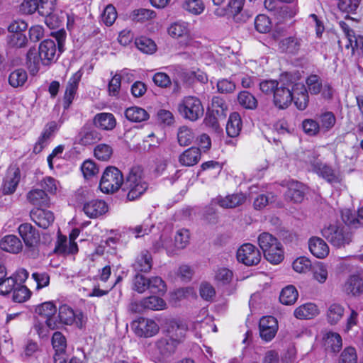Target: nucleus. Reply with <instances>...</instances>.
I'll list each match as a JSON object with an SVG mask.
<instances>
[{
  "mask_svg": "<svg viewBox=\"0 0 363 363\" xmlns=\"http://www.w3.org/2000/svg\"><path fill=\"white\" fill-rule=\"evenodd\" d=\"M148 184L145 180L143 169L140 166L133 167L125 179L123 190L127 191V199L134 201L139 199L147 189Z\"/></svg>",
  "mask_w": 363,
  "mask_h": 363,
  "instance_id": "f257e3e1",
  "label": "nucleus"
},
{
  "mask_svg": "<svg viewBox=\"0 0 363 363\" xmlns=\"http://www.w3.org/2000/svg\"><path fill=\"white\" fill-rule=\"evenodd\" d=\"M322 235L334 247H344L352 240V233L347 225H330L321 231Z\"/></svg>",
  "mask_w": 363,
  "mask_h": 363,
  "instance_id": "f03ea898",
  "label": "nucleus"
},
{
  "mask_svg": "<svg viewBox=\"0 0 363 363\" xmlns=\"http://www.w3.org/2000/svg\"><path fill=\"white\" fill-rule=\"evenodd\" d=\"M133 289L140 294L149 290L152 294H163L167 288L164 281L159 277H152L150 279L137 274L133 279Z\"/></svg>",
  "mask_w": 363,
  "mask_h": 363,
  "instance_id": "7ed1b4c3",
  "label": "nucleus"
},
{
  "mask_svg": "<svg viewBox=\"0 0 363 363\" xmlns=\"http://www.w3.org/2000/svg\"><path fill=\"white\" fill-rule=\"evenodd\" d=\"M123 183L124 178L122 172L118 168L110 166L104 170L99 187L104 193H114L121 187Z\"/></svg>",
  "mask_w": 363,
  "mask_h": 363,
  "instance_id": "20e7f679",
  "label": "nucleus"
},
{
  "mask_svg": "<svg viewBox=\"0 0 363 363\" xmlns=\"http://www.w3.org/2000/svg\"><path fill=\"white\" fill-rule=\"evenodd\" d=\"M178 111L186 119L196 121L203 114V107L199 99L186 96L178 104Z\"/></svg>",
  "mask_w": 363,
  "mask_h": 363,
  "instance_id": "39448f33",
  "label": "nucleus"
},
{
  "mask_svg": "<svg viewBox=\"0 0 363 363\" xmlns=\"http://www.w3.org/2000/svg\"><path fill=\"white\" fill-rule=\"evenodd\" d=\"M18 233L26 247L30 250L31 255L35 257L38 255L35 247L40 240V235L37 230L31 224L26 223L19 225Z\"/></svg>",
  "mask_w": 363,
  "mask_h": 363,
  "instance_id": "423d86ee",
  "label": "nucleus"
},
{
  "mask_svg": "<svg viewBox=\"0 0 363 363\" xmlns=\"http://www.w3.org/2000/svg\"><path fill=\"white\" fill-rule=\"evenodd\" d=\"M307 91L311 94L317 95L321 94L325 99H331L333 95V89L329 83L322 82L320 77L316 74H311L307 77Z\"/></svg>",
  "mask_w": 363,
  "mask_h": 363,
  "instance_id": "0eeeda50",
  "label": "nucleus"
},
{
  "mask_svg": "<svg viewBox=\"0 0 363 363\" xmlns=\"http://www.w3.org/2000/svg\"><path fill=\"white\" fill-rule=\"evenodd\" d=\"M237 258L240 262L247 266H253L260 262L261 254L255 245L245 243L238 250Z\"/></svg>",
  "mask_w": 363,
  "mask_h": 363,
  "instance_id": "6e6552de",
  "label": "nucleus"
},
{
  "mask_svg": "<svg viewBox=\"0 0 363 363\" xmlns=\"http://www.w3.org/2000/svg\"><path fill=\"white\" fill-rule=\"evenodd\" d=\"M133 327L135 334L139 337H150L155 335L159 332L160 328L157 323L149 318H140L133 323Z\"/></svg>",
  "mask_w": 363,
  "mask_h": 363,
  "instance_id": "1a4fd4ad",
  "label": "nucleus"
},
{
  "mask_svg": "<svg viewBox=\"0 0 363 363\" xmlns=\"http://www.w3.org/2000/svg\"><path fill=\"white\" fill-rule=\"evenodd\" d=\"M342 291L351 296H358L363 294V272L348 277L342 286Z\"/></svg>",
  "mask_w": 363,
  "mask_h": 363,
  "instance_id": "9d476101",
  "label": "nucleus"
},
{
  "mask_svg": "<svg viewBox=\"0 0 363 363\" xmlns=\"http://www.w3.org/2000/svg\"><path fill=\"white\" fill-rule=\"evenodd\" d=\"M259 334L262 340L266 342L271 341L278 330V323L273 316H264L259 320Z\"/></svg>",
  "mask_w": 363,
  "mask_h": 363,
  "instance_id": "9b49d317",
  "label": "nucleus"
},
{
  "mask_svg": "<svg viewBox=\"0 0 363 363\" xmlns=\"http://www.w3.org/2000/svg\"><path fill=\"white\" fill-rule=\"evenodd\" d=\"M293 101V94L283 83H279L273 94V103L279 109L286 108Z\"/></svg>",
  "mask_w": 363,
  "mask_h": 363,
  "instance_id": "f8f14e48",
  "label": "nucleus"
},
{
  "mask_svg": "<svg viewBox=\"0 0 363 363\" xmlns=\"http://www.w3.org/2000/svg\"><path fill=\"white\" fill-rule=\"evenodd\" d=\"M39 53L43 59V65H49L57 60L55 42L51 39H46L39 45Z\"/></svg>",
  "mask_w": 363,
  "mask_h": 363,
  "instance_id": "ddd939ff",
  "label": "nucleus"
},
{
  "mask_svg": "<svg viewBox=\"0 0 363 363\" xmlns=\"http://www.w3.org/2000/svg\"><path fill=\"white\" fill-rule=\"evenodd\" d=\"M37 313L42 317L45 318V323L51 330L58 328V322L55 315L56 308L51 302H45L40 305L37 309Z\"/></svg>",
  "mask_w": 363,
  "mask_h": 363,
  "instance_id": "4468645a",
  "label": "nucleus"
},
{
  "mask_svg": "<svg viewBox=\"0 0 363 363\" xmlns=\"http://www.w3.org/2000/svg\"><path fill=\"white\" fill-rule=\"evenodd\" d=\"M31 220L39 227L48 228L54 221L55 216L52 211L42 208H35L30 211Z\"/></svg>",
  "mask_w": 363,
  "mask_h": 363,
  "instance_id": "2eb2a0df",
  "label": "nucleus"
},
{
  "mask_svg": "<svg viewBox=\"0 0 363 363\" xmlns=\"http://www.w3.org/2000/svg\"><path fill=\"white\" fill-rule=\"evenodd\" d=\"M20 181V170L18 167H11L6 172L2 186L4 194H13Z\"/></svg>",
  "mask_w": 363,
  "mask_h": 363,
  "instance_id": "dca6fc26",
  "label": "nucleus"
},
{
  "mask_svg": "<svg viewBox=\"0 0 363 363\" xmlns=\"http://www.w3.org/2000/svg\"><path fill=\"white\" fill-rule=\"evenodd\" d=\"M313 169L319 176L330 184L339 183L341 181L340 174L326 164L316 162L313 164Z\"/></svg>",
  "mask_w": 363,
  "mask_h": 363,
  "instance_id": "f3484780",
  "label": "nucleus"
},
{
  "mask_svg": "<svg viewBox=\"0 0 363 363\" xmlns=\"http://www.w3.org/2000/svg\"><path fill=\"white\" fill-rule=\"evenodd\" d=\"M27 201L33 206L38 208L49 207L50 199L43 189H33L26 194Z\"/></svg>",
  "mask_w": 363,
  "mask_h": 363,
  "instance_id": "a211bd4d",
  "label": "nucleus"
},
{
  "mask_svg": "<svg viewBox=\"0 0 363 363\" xmlns=\"http://www.w3.org/2000/svg\"><path fill=\"white\" fill-rule=\"evenodd\" d=\"M247 197L243 193H236L226 196H218L216 202L222 208H233L243 204Z\"/></svg>",
  "mask_w": 363,
  "mask_h": 363,
  "instance_id": "6ab92c4d",
  "label": "nucleus"
},
{
  "mask_svg": "<svg viewBox=\"0 0 363 363\" xmlns=\"http://www.w3.org/2000/svg\"><path fill=\"white\" fill-rule=\"evenodd\" d=\"M83 211L90 218H95L105 213L108 206L102 200H92L84 203Z\"/></svg>",
  "mask_w": 363,
  "mask_h": 363,
  "instance_id": "aec40b11",
  "label": "nucleus"
},
{
  "mask_svg": "<svg viewBox=\"0 0 363 363\" xmlns=\"http://www.w3.org/2000/svg\"><path fill=\"white\" fill-rule=\"evenodd\" d=\"M308 247L311 252L319 259L326 257L330 252L328 244L318 237L311 238L308 242Z\"/></svg>",
  "mask_w": 363,
  "mask_h": 363,
  "instance_id": "412c9836",
  "label": "nucleus"
},
{
  "mask_svg": "<svg viewBox=\"0 0 363 363\" xmlns=\"http://www.w3.org/2000/svg\"><path fill=\"white\" fill-rule=\"evenodd\" d=\"M100 139V133L87 125L83 126L77 135L78 143L82 145H92Z\"/></svg>",
  "mask_w": 363,
  "mask_h": 363,
  "instance_id": "4be33fe9",
  "label": "nucleus"
},
{
  "mask_svg": "<svg viewBox=\"0 0 363 363\" xmlns=\"http://www.w3.org/2000/svg\"><path fill=\"white\" fill-rule=\"evenodd\" d=\"M152 267V258L150 252L143 250L135 258L133 264V269L138 272H149Z\"/></svg>",
  "mask_w": 363,
  "mask_h": 363,
  "instance_id": "5701e85b",
  "label": "nucleus"
},
{
  "mask_svg": "<svg viewBox=\"0 0 363 363\" xmlns=\"http://www.w3.org/2000/svg\"><path fill=\"white\" fill-rule=\"evenodd\" d=\"M201 159L200 149L191 147L184 151L179 157V162L184 167H191L196 164Z\"/></svg>",
  "mask_w": 363,
  "mask_h": 363,
  "instance_id": "b1692460",
  "label": "nucleus"
},
{
  "mask_svg": "<svg viewBox=\"0 0 363 363\" xmlns=\"http://www.w3.org/2000/svg\"><path fill=\"white\" fill-rule=\"evenodd\" d=\"M94 125L101 130H111L116 125V120L111 113H97L93 120Z\"/></svg>",
  "mask_w": 363,
  "mask_h": 363,
  "instance_id": "393cba45",
  "label": "nucleus"
},
{
  "mask_svg": "<svg viewBox=\"0 0 363 363\" xmlns=\"http://www.w3.org/2000/svg\"><path fill=\"white\" fill-rule=\"evenodd\" d=\"M186 331V325L179 320H171L167 327L169 337L178 343L184 337Z\"/></svg>",
  "mask_w": 363,
  "mask_h": 363,
  "instance_id": "a878e982",
  "label": "nucleus"
},
{
  "mask_svg": "<svg viewBox=\"0 0 363 363\" xmlns=\"http://www.w3.org/2000/svg\"><path fill=\"white\" fill-rule=\"evenodd\" d=\"M305 189L301 183L292 182L285 194L286 199L294 203H301L304 198Z\"/></svg>",
  "mask_w": 363,
  "mask_h": 363,
  "instance_id": "bb28decb",
  "label": "nucleus"
},
{
  "mask_svg": "<svg viewBox=\"0 0 363 363\" xmlns=\"http://www.w3.org/2000/svg\"><path fill=\"white\" fill-rule=\"evenodd\" d=\"M293 100L296 108L301 111L305 110L308 106L309 96L304 85L296 84Z\"/></svg>",
  "mask_w": 363,
  "mask_h": 363,
  "instance_id": "cd10ccee",
  "label": "nucleus"
},
{
  "mask_svg": "<svg viewBox=\"0 0 363 363\" xmlns=\"http://www.w3.org/2000/svg\"><path fill=\"white\" fill-rule=\"evenodd\" d=\"M0 247L4 251L16 254L21 251L23 245L16 235H9L1 239Z\"/></svg>",
  "mask_w": 363,
  "mask_h": 363,
  "instance_id": "c85d7f7f",
  "label": "nucleus"
},
{
  "mask_svg": "<svg viewBox=\"0 0 363 363\" xmlns=\"http://www.w3.org/2000/svg\"><path fill=\"white\" fill-rule=\"evenodd\" d=\"M76 317V313L70 306L66 304L60 306L57 316L58 326L60 324L67 325L73 324Z\"/></svg>",
  "mask_w": 363,
  "mask_h": 363,
  "instance_id": "c756f323",
  "label": "nucleus"
},
{
  "mask_svg": "<svg viewBox=\"0 0 363 363\" xmlns=\"http://www.w3.org/2000/svg\"><path fill=\"white\" fill-rule=\"evenodd\" d=\"M318 314V310L315 304L307 303L296 308L294 315L298 319H311Z\"/></svg>",
  "mask_w": 363,
  "mask_h": 363,
  "instance_id": "7c9ffc66",
  "label": "nucleus"
},
{
  "mask_svg": "<svg viewBox=\"0 0 363 363\" xmlns=\"http://www.w3.org/2000/svg\"><path fill=\"white\" fill-rule=\"evenodd\" d=\"M125 116L128 121L135 123L147 121L150 117L145 109L138 106L128 108L125 111Z\"/></svg>",
  "mask_w": 363,
  "mask_h": 363,
  "instance_id": "2f4dec72",
  "label": "nucleus"
},
{
  "mask_svg": "<svg viewBox=\"0 0 363 363\" xmlns=\"http://www.w3.org/2000/svg\"><path fill=\"white\" fill-rule=\"evenodd\" d=\"M242 121L239 113L234 112L230 115L226 124V133L229 137L238 136L241 130Z\"/></svg>",
  "mask_w": 363,
  "mask_h": 363,
  "instance_id": "473e14b6",
  "label": "nucleus"
},
{
  "mask_svg": "<svg viewBox=\"0 0 363 363\" xmlns=\"http://www.w3.org/2000/svg\"><path fill=\"white\" fill-rule=\"evenodd\" d=\"M152 250L155 252H160L162 250H165L168 255L174 254V247L173 244L169 240V238L166 235H160L158 238L155 239L152 242Z\"/></svg>",
  "mask_w": 363,
  "mask_h": 363,
  "instance_id": "72a5a7b5",
  "label": "nucleus"
},
{
  "mask_svg": "<svg viewBox=\"0 0 363 363\" xmlns=\"http://www.w3.org/2000/svg\"><path fill=\"white\" fill-rule=\"evenodd\" d=\"M345 313L344 307L340 303L330 304L327 310V320L330 325L337 324L343 317Z\"/></svg>",
  "mask_w": 363,
  "mask_h": 363,
  "instance_id": "f704fd0d",
  "label": "nucleus"
},
{
  "mask_svg": "<svg viewBox=\"0 0 363 363\" xmlns=\"http://www.w3.org/2000/svg\"><path fill=\"white\" fill-rule=\"evenodd\" d=\"M40 64H43V59L40 53H37L35 48L29 49L26 56V65L30 73L33 74L37 73Z\"/></svg>",
  "mask_w": 363,
  "mask_h": 363,
  "instance_id": "c9c22d12",
  "label": "nucleus"
},
{
  "mask_svg": "<svg viewBox=\"0 0 363 363\" xmlns=\"http://www.w3.org/2000/svg\"><path fill=\"white\" fill-rule=\"evenodd\" d=\"M178 342L170 337L160 339L156 343V347L162 356H168L174 353Z\"/></svg>",
  "mask_w": 363,
  "mask_h": 363,
  "instance_id": "e433bc0d",
  "label": "nucleus"
},
{
  "mask_svg": "<svg viewBox=\"0 0 363 363\" xmlns=\"http://www.w3.org/2000/svg\"><path fill=\"white\" fill-rule=\"evenodd\" d=\"M264 256L267 261L272 264H279L284 259V253L281 243L275 245V247H270L263 251Z\"/></svg>",
  "mask_w": 363,
  "mask_h": 363,
  "instance_id": "4c0bfd02",
  "label": "nucleus"
},
{
  "mask_svg": "<svg viewBox=\"0 0 363 363\" xmlns=\"http://www.w3.org/2000/svg\"><path fill=\"white\" fill-rule=\"evenodd\" d=\"M301 39L296 37H288L279 43L280 48L289 53H296L301 45Z\"/></svg>",
  "mask_w": 363,
  "mask_h": 363,
  "instance_id": "58836bf2",
  "label": "nucleus"
},
{
  "mask_svg": "<svg viewBox=\"0 0 363 363\" xmlns=\"http://www.w3.org/2000/svg\"><path fill=\"white\" fill-rule=\"evenodd\" d=\"M298 296L296 289L292 285H289L281 290L279 300L282 304L292 305L296 301Z\"/></svg>",
  "mask_w": 363,
  "mask_h": 363,
  "instance_id": "ea45409f",
  "label": "nucleus"
},
{
  "mask_svg": "<svg viewBox=\"0 0 363 363\" xmlns=\"http://www.w3.org/2000/svg\"><path fill=\"white\" fill-rule=\"evenodd\" d=\"M143 304L147 310L160 311L167 307L166 302L160 297L150 296L143 298Z\"/></svg>",
  "mask_w": 363,
  "mask_h": 363,
  "instance_id": "a19ab883",
  "label": "nucleus"
},
{
  "mask_svg": "<svg viewBox=\"0 0 363 363\" xmlns=\"http://www.w3.org/2000/svg\"><path fill=\"white\" fill-rule=\"evenodd\" d=\"M238 101L240 106L247 109H255L257 106V100L249 91H242L238 95Z\"/></svg>",
  "mask_w": 363,
  "mask_h": 363,
  "instance_id": "79ce46f5",
  "label": "nucleus"
},
{
  "mask_svg": "<svg viewBox=\"0 0 363 363\" xmlns=\"http://www.w3.org/2000/svg\"><path fill=\"white\" fill-rule=\"evenodd\" d=\"M320 131L324 133L330 130L336 123V118L331 111H326L318 116Z\"/></svg>",
  "mask_w": 363,
  "mask_h": 363,
  "instance_id": "37998d69",
  "label": "nucleus"
},
{
  "mask_svg": "<svg viewBox=\"0 0 363 363\" xmlns=\"http://www.w3.org/2000/svg\"><path fill=\"white\" fill-rule=\"evenodd\" d=\"M27 72L23 69H17L12 72L9 77V84L17 88L22 86L27 81Z\"/></svg>",
  "mask_w": 363,
  "mask_h": 363,
  "instance_id": "c03bdc74",
  "label": "nucleus"
},
{
  "mask_svg": "<svg viewBox=\"0 0 363 363\" xmlns=\"http://www.w3.org/2000/svg\"><path fill=\"white\" fill-rule=\"evenodd\" d=\"M195 135L193 130L187 126H182L177 133L178 143L181 146L189 145L194 140Z\"/></svg>",
  "mask_w": 363,
  "mask_h": 363,
  "instance_id": "a18cd8bd",
  "label": "nucleus"
},
{
  "mask_svg": "<svg viewBox=\"0 0 363 363\" xmlns=\"http://www.w3.org/2000/svg\"><path fill=\"white\" fill-rule=\"evenodd\" d=\"M189 242V232L186 229H180L177 230L174 236V252L177 250H182L185 248Z\"/></svg>",
  "mask_w": 363,
  "mask_h": 363,
  "instance_id": "49530a36",
  "label": "nucleus"
},
{
  "mask_svg": "<svg viewBox=\"0 0 363 363\" xmlns=\"http://www.w3.org/2000/svg\"><path fill=\"white\" fill-rule=\"evenodd\" d=\"M211 112L215 113L219 118H225L228 105L220 96H213L211 100Z\"/></svg>",
  "mask_w": 363,
  "mask_h": 363,
  "instance_id": "de8ad7c7",
  "label": "nucleus"
},
{
  "mask_svg": "<svg viewBox=\"0 0 363 363\" xmlns=\"http://www.w3.org/2000/svg\"><path fill=\"white\" fill-rule=\"evenodd\" d=\"M325 344L333 352H338L342 347V338L338 333L329 332L327 333Z\"/></svg>",
  "mask_w": 363,
  "mask_h": 363,
  "instance_id": "09e8293b",
  "label": "nucleus"
},
{
  "mask_svg": "<svg viewBox=\"0 0 363 363\" xmlns=\"http://www.w3.org/2000/svg\"><path fill=\"white\" fill-rule=\"evenodd\" d=\"M279 243L278 240L269 233H262L258 237V244L262 251L268 248L275 247V245Z\"/></svg>",
  "mask_w": 363,
  "mask_h": 363,
  "instance_id": "8fccbe9b",
  "label": "nucleus"
},
{
  "mask_svg": "<svg viewBox=\"0 0 363 363\" xmlns=\"http://www.w3.org/2000/svg\"><path fill=\"white\" fill-rule=\"evenodd\" d=\"M30 291L25 286L18 284L13 291V300L15 302L23 303L30 296Z\"/></svg>",
  "mask_w": 363,
  "mask_h": 363,
  "instance_id": "3c124183",
  "label": "nucleus"
},
{
  "mask_svg": "<svg viewBox=\"0 0 363 363\" xmlns=\"http://www.w3.org/2000/svg\"><path fill=\"white\" fill-rule=\"evenodd\" d=\"M135 44L141 52L152 54L156 50V45L151 39L140 38L135 40Z\"/></svg>",
  "mask_w": 363,
  "mask_h": 363,
  "instance_id": "603ef678",
  "label": "nucleus"
},
{
  "mask_svg": "<svg viewBox=\"0 0 363 363\" xmlns=\"http://www.w3.org/2000/svg\"><path fill=\"white\" fill-rule=\"evenodd\" d=\"M183 8L194 15H199L203 11L205 6L201 0H186Z\"/></svg>",
  "mask_w": 363,
  "mask_h": 363,
  "instance_id": "864d4df0",
  "label": "nucleus"
},
{
  "mask_svg": "<svg viewBox=\"0 0 363 363\" xmlns=\"http://www.w3.org/2000/svg\"><path fill=\"white\" fill-rule=\"evenodd\" d=\"M154 228V224L151 223L150 218L145 220L140 225L130 228V231L135 235V238L143 237L147 235L151 229Z\"/></svg>",
  "mask_w": 363,
  "mask_h": 363,
  "instance_id": "5fc2aeb1",
  "label": "nucleus"
},
{
  "mask_svg": "<svg viewBox=\"0 0 363 363\" xmlns=\"http://www.w3.org/2000/svg\"><path fill=\"white\" fill-rule=\"evenodd\" d=\"M112 154V147L106 144L98 145L94 149V155L99 160L106 161L110 159Z\"/></svg>",
  "mask_w": 363,
  "mask_h": 363,
  "instance_id": "6e6d98bb",
  "label": "nucleus"
},
{
  "mask_svg": "<svg viewBox=\"0 0 363 363\" xmlns=\"http://www.w3.org/2000/svg\"><path fill=\"white\" fill-rule=\"evenodd\" d=\"M338 363H357V354L354 347H347L341 352Z\"/></svg>",
  "mask_w": 363,
  "mask_h": 363,
  "instance_id": "4d7b16f0",
  "label": "nucleus"
},
{
  "mask_svg": "<svg viewBox=\"0 0 363 363\" xmlns=\"http://www.w3.org/2000/svg\"><path fill=\"white\" fill-rule=\"evenodd\" d=\"M56 0H39L38 13L42 16H50L55 10Z\"/></svg>",
  "mask_w": 363,
  "mask_h": 363,
  "instance_id": "13d9d810",
  "label": "nucleus"
},
{
  "mask_svg": "<svg viewBox=\"0 0 363 363\" xmlns=\"http://www.w3.org/2000/svg\"><path fill=\"white\" fill-rule=\"evenodd\" d=\"M303 131L308 135L313 136L320 131V124L313 119H305L302 122Z\"/></svg>",
  "mask_w": 363,
  "mask_h": 363,
  "instance_id": "bf43d9fd",
  "label": "nucleus"
},
{
  "mask_svg": "<svg viewBox=\"0 0 363 363\" xmlns=\"http://www.w3.org/2000/svg\"><path fill=\"white\" fill-rule=\"evenodd\" d=\"M255 26L257 31L266 33L270 30L271 22L265 15H258L255 20Z\"/></svg>",
  "mask_w": 363,
  "mask_h": 363,
  "instance_id": "052dcab7",
  "label": "nucleus"
},
{
  "mask_svg": "<svg viewBox=\"0 0 363 363\" xmlns=\"http://www.w3.org/2000/svg\"><path fill=\"white\" fill-rule=\"evenodd\" d=\"M18 284L14 277L4 278L0 281V294L6 295L13 291Z\"/></svg>",
  "mask_w": 363,
  "mask_h": 363,
  "instance_id": "680f3d73",
  "label": "nucleus"
},
{
  "mask_svg": "<svg viewBox=\"0 0 363 363\" xmlns=\"http://www.w3.org/2000/svg\"><path fill=\"white\" fill-rule=\"evenodd\" d=\"M131 19L138 22H143L155 17V13L152 11L146 9H139L133 11Z\"/></svg>",
  "mask_w": 363,
  "mask_h": 363,
  "instance_id": "e2e57ef3",
  "label": "nucleus"
},
{
  "mask_svg": "<svg viewBox=\"0 0 363 363\" xmlns=\"http://www.w3.org/2000/svg\"><path fill=\"white\" fill-rule=\"evenodd\" d=\"M313 276L314 279L320 284L325 283L328 277L327 266L323 263H319L313 268Z\"/></svg>",
  "mask_w": 363,
  "mask_h": 363,
  "instance_id": "0e129e2a",
  "label": "nucleus"
},
{
  "mask_svg": "<svg viewBox=\"0 0 363 363\" xmlns=\"http://www.w3.org/2000/svg\"><path fill=\"white\" fill-rule=\"evenodd\" d=\"M117 18V12L116 8L112 4H108L104 9L102 14V21L107 26H110L113 24Z\"/></svg>",
  "mask_w": 363,
  "mask_h": 363,
  "instance_id": "69168bd1",
  "label": "nucleus"
},
{
  "mask_svg": "<svg viewBox=\"0 0 363 363\" xmlns=\"http://www.w3.org/2000/svg\"><path fill=\"white\" fill-rule=\"evenodd\" d=\"M27 38L23 33H13L8 36V44L11 47L23 48L26 45Z\"/></svg>",
  "mask_w": 363,
  "mask_h": 363,
  "instance_id": "338daca9",
  "label": "nucleus"
},
{
  "mask_svg": "<svg viewBox=\"0 0 363 363\" xmlns=\"http://www.w3.org/2000/svg\"><path fill=\"white\" fill-rule=\"evenodd\" d=\"M311 267V262L306 257H298L293 262L294 269L298 273H306Z\"/></svg>",
  "mask_w": 363,
  "mask_h": 363,
  "instance_id": "774afa93",
  "label": "nucleus"
}]
</instances>
